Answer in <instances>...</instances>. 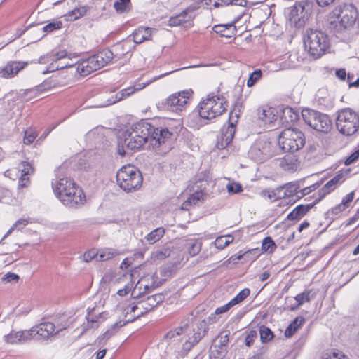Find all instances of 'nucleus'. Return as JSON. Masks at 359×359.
<instances>
[{"label": "nucleus", "instance_id": "46", "mask_svg": "<svg viewBox=\"0 0 359 359\" xmlns=\"http://www.w3.org/2000/svg\"><path fill=\"white\" fill-rule=\"evenodd\" d=\"M276 248V245L271 237H266L262 241V250L264 252H272Z\"/></svg>", "mask_w": 359, "mask_h": 359}, {"label": "nucleus", "instance_id": "39", "mask_svg": "<svg viewBox=\"0 0 359 359\" xmlns=\"http://www.w3.org/2000/svg\"><path fill=\"white\" fill-rule=\"evenodd\" d=\"M259 331L260 335V340L263 344L271 341L274 337V334L273 332L271 330V329L265 325L260 326Z\"/></svg>", "mask_w": 359, "mask_h": 359}, {"label": "nucleus", "instance_id": "13", "mask_svg": "<svg viewBox=\"0 0 359 359\" xmlns=\"http://www.w3.org/2000/svg\"><path fill=\"white\" fill-rule=\"evenodd\" d=\"M273 154L271 142L266 137H260L251 146L248 155L257 162H263L270 158Z\"/></svg>", "mask_w": 359, "mask_h": 359}, {"label": "nucleus", "instance_id": "40", "mask_svg": "<svg viewBox=\"0 0 359 359\" xmlns=\"http://www.w3.org/2000/svg\"><path fill=\"white\" fill-rule=\"evenodd\" d=\"M202 243L198 240H191L187 243V250L191 256H195L201 250Z\"/></svg>", "mask_w": 359, "mask_h": 359}, {"label": "nucleus", "instance_id": "43", "mask_svg": "<svg viewBox=\"0 0 359 359\" xmlns=\"http://www.w3.org/2000/svg\"><path fill=\"white\" fill-rule=\"evenodd\" d=\"M114 7L119 13L127 12L130 8V0H117L114 2Z\"/></svg>", "mask_w": 359, "mask_h": 359}, {"label": "nucleus", "instance_id": "5", "mask_svg": "<svg viewBox=\"0 0 359 359\" xmlns=\"http://www.w3.org/2000/svg\"><path fill=\"white\" fill-rule=\"evenodd\" d=\"M337 130L343 135L350 136L359 130V114L351 108L338 111L336 118Z\"/></svg>", "mask_w": 359, "mask_h": 359}, {"label": "nucleus", "instance_id": "35", "mask_svg": "<svg viewBox=\"0 0 359 359\" xmlns=\"http://www.w3.org/2000/svg\"><path fill=\"white\" fill-rule=\"evenodd\" d=\"M135 91V89L133 88H128L123 89L120 92L117 93L116 95H112L111 98L109 100V104H112L114 103H116L117 102H119L128 96L133 95Z\"/></svg>", "mask_w": 359, "mask_h": 359}, {"label": "nucleus", "instance_id": "36", "mask_svg": "<svg viewBox=\"0 0 359 359\" xmlns=\"http://www.w3.org/2000/svg\"><path fill=\"white\" fill-rule=\"evenodd\" d=\"M313 297V294H312L311 290H306L302 293L297 294L294 297V299L297 302V305L295 306H292L291 309L294 310L295 309L302 306L304 303L309 302Z\"/></svg>", "mask_w": 359, "mask_h": 359}, {"label": "nucleus", "instance_id": "60", "mask_svg": "<svg viewBox=\"0 0 359 359\" xmlns=\"http://www.w3.org/2000/svg\"><path fill=\"white\" fill-rule=\"evenodd\" d=\"M36 137V135L32 130H26L25 133L24 143L26 144L32 143L34 141Z\"/></svg>", "mask_w": 359, "mask_h": 359}, {"label": "nucleus", "instance_id": "64", "mask_svg": "<svg viewBox=\"0 0 359 359\" xmlns=\"http://www.w3.org/2000/svg\"><path fill=\"white\" fill-rule=\"evenodd\" d=\"M233 306L231 304V303L229 302L227 304H226L224 306H222L220 307H218L215 309V314L219 315L222 314L224 313L227 312Z\"/></svg>", "mask_w": 359, "mask_h": 359}, {"label": "nucleus", "instance_id": "3", "mask_svg": "<svg viewBox=\"0 0 359 359\" xmlns=\"http://www.w3.org/2000/svg\"><path fill=\"white\" fill-rule=\"evenodd\" d=\"M116 181L123 191L128 193L133 192L142 187V176L135 167L127 165L117 172Z\"/></svg>", "mask_w": 359, "mask_h": 359}, {"label": "nucleus", "instance_id": "50", "mask_svg": "<svg viewBox=\"0 0 359 359\" xmlns=\"http://www.w3.org/2000/svg\"><path fill=\"white\" fill-rule=\"evenodd\" d=\"M19 169L21 171V175L24 176H27L34 172V168L32 165L26 161H22L19 165Z\"/></svg>", "mask_w": 359, "mask_h": 359}, {"label": "nucleus", "instance_id": "14", "mask_svg": "<svg viewBox=\"0 0 359 359\" xmlns=\"http://www.w3.org/2000/svg\"><path fill=\"white\" fill-rule=\"evenodd\" d=\"M191 93V90H184L172 94L163 102V104L169 111H181L188 104Z\"/></svg>", "mask_w": 359, "mask_h": 359}, {"label": "nucleus", "instance_id": "53", "mask_svg": "<svg viewBox=\"0 0 359 359\" xmlns=\"http://www.w3.org/2000/svg\"><path fill=\"white\" fill-rule=\"evenodd\" d=\"M283 114L285 118H287V116L290 118V120L287 121V122H294L297 121L299 117L298 114L290 107L285 108L283 110Z\"/></svg>", "mask_w": 359, "mask_h": 359}, {"label": "nucleus", "instance_id": "21", "mask_svg": "<svg viewBox=\"0 0 359 359\" xmlns=\"http://www.w3.org/2000/svg\"><path fill=\"white\" fill-rule=\"evenodd\" d=\"M75 184L73 180L67 177L52 183L53 191L62 203L63 195L73 191Z\"/></svg>", "mask_w": 359, "mask_h": 359}, {"label": "nucleus", "instance_id": "23", "mask_svg": "<svg viewBox=\"0 0 359 359\" xmlns=\"http://www.w3.org/2000/svg\"><path fill=\"white\" fill-rule=\"evenodd\" d=\"M236 131V126L233 123H229L226 128L224 127L221 131V135L218 137L217 147L223 149L233 140Z\"/></svg>", "mask_w": 359, "mask_h": 359}, {"label": "nucleus", "instance_id": "56", "mask_svg": "<svg viewBox=\"0 0 359 359\" xmlns=\"http://www.w3.org/2000/svg\"><path fill=\"white\" fill-rule=\"evenodd\" d=\"M97 250L95 249H91L83 254V260L85 262H90L94 259L97 261Z\"/></svg>", "mask_w": 359, "mask_h": 359}, {"label": "nucleus", "instance_id": "32", "mask_svg": "<svg viewBox=\"0 0 359 359\" xmlns=\"http://www.w3.org/2000/svg\"><path fill=\"white\" fill-rule=\"evenodd\" d=\"M164 234L165 229L163 227H158L147 234L143 241H144L146 244L152 245L158 242Z\"/></svg>", "mask_w": 359, "mask_h": 359}, {"label": "nucleus", "instance_id": "55", "mask_svg": "<svg viewBox=\"0 0 359 359\" xmlns=\"http://www.w3.org/2000/svg\"><path fill=\"white\" fill-rule=\"evenodd\" d=\"M19 278H20V277L18 274H15V273H11V272H8L2 276L1 280L4 283H13V282H18Z\"/></svg>", "mask_w": 359, "mask_h": 359}, {"label": "nucleus", "instance_id": "57", "mask_svg": "<svg viewBox=\"0 0 359 359\" xmlns=\"http://www.w3.org/2000/svg\"><path fill=\"white\" fill-rule=\"evenodd\" d=\"M228 192L231 194H238L243 191L241 184L237 182L229 183L226 185Z\"/></svg>", "mask_w": 359, "mask_h": 359}, {"label": "nucleus", "instance_id": "42", "mask_svg": "<svg viewBox=\"0 0 359 359\" xmlns=\"http://www.w3.org/2000/svg\"><path fill=\"white\" fill-rule=\"evenodd\" d=\"M246 0H216L213 6L215 8L219 7V6H226L229 5H236V6H245L246 5Z\"/></svg>", "mask_w": 359, "mask_h": 359}, {"label": "nucleus", "instance_id": "20", "mask_svg": "<svg viewBox=\"0 0 359 359\" xmlns=\"http://www.w3.org/2000/svg\"><path fill=\"white\" fill-rule=\"evenodd\" d=\"M125 319L115 323L113 325V328L121 327L130 322H133L136 318L144 314V311H141L140 304L137 305H129L123 310Z\"/></svg>", "mask_w": 359, "mask_h": 359}, {"label": "nucleus", "instance_id": "26", "mask_svg": "<svg viewBox=\"0 0 359 359\" xmlns=\"http://www.w3.org/2000/svg\"><path fill=\"white\" fill-rule=\"evenodd\" d=\"M4 338L6 343L15 344L31 340V335L29 330L18 332L12 330L9 334L6 335Z\"/></svg>", "mask_w": 359, "mask_h": 359}, {"label": "nucleus", "instance_id": "16", "mask_svg": "<svg viewBox=\"0 0 359 359\" xmlns=\"http://www.w3.org/2000/svg\"><path fill=\"white\" fill-rule=\"evenodd\" d=\"M28 62L22 60H10L0 67V76L4 79H11L15 76L20 71L25 69Z\"/></svg>", "mask_w": 359, "mask_h": 359}, {"label": "nucleus", "instance_id": "15", "mask_svg": "<svg viewBox=\"0 0 359 359\" xmlns=\"http://www.w3.org/2000/svg\"><path fill=\"white\" fill-rule=\"evenodd\" d=\"M67 55V53L65 50H62L59 51H52L46 55L41 56L39 59V63L41 64H48L49 63L48 67L46 70L43 72V74H46L48 72H53L55 70L62 69L64 68H67L71 65L65 64L64 65H56V63L60 60H63Z\"/></svg>", "mask_w": 359, "mask_h": 359}, {"label": "nucleus", "instance_id": "7", "mask_svg": "<svg viewBox=\"0 0 359 359\" xmlns=\"http://www.w3.org/2000/svg\"><path fill=\"white\" fill-rule=\"evenodd\" d=\"M278 143L284 151L294 153L304 146V135L298 129L288 128L280 134Z\"/></svg>", "mask_w": 359, "mask_h": 359}, {"label": "nucleus", "instance_id": "18", "mask_svg": "<svg viewBox=\"0 0 359 359\" xmlns=\"http://www.w3.org/2000/svg\"><path fill=\"white\" fill-rule=\"evenodd\" d=\"M134 48L135 45L133 44L130 36H129L127 39L114 44L110 50L113 53L114 61L116 62L130 53Z\"/></svg>", "mask_w": 359, "mask_h": 359}, {"label": "nucleus", "instance_id": "25", "mask_svg": "<svg viewBox=\"0 0 359 359\" xmlns=\"http://www.w3.org/2000/svg\"><path fill=\"white\" fill-rule=\"evenodd\" d=\"M300 162L297 156L292 154H289L278 159L279 166L285 171L294 172L297 170Z\"/></svg>", "mask_w": 359, "mask_h": 359}, {"label": "nucleus", "instance_id": "9", "mask_svg": "<svg viewBox=\"0 0 359 359\" xmlns=\"http://www.w3.org/2000/svg\"><path fill=\"white\" fill-rule=\"evenodd\" d=\"M335 20L330 21V29L334 32H342L350 28L355 23L357 17V9L352 5L345 6L340 8L339 13H333Z\"/></svg>", "mask_w": 359, "mask_h": 359}, {"label": "nucleus", "instance_id": "28", "mask_svg": "<svg viewBox=\"0 0 359 359\" xmlns=\"http://www.w3.org/2000/svg\"><path fill=\"white\" fill-rule=\"evenodd\" d=\"M151 36V29L149 27H140L136 29L132 35V43L139 44L146 40H149Z\"/></svg>", "mask_w": 359, "mask_h": 359}, {"label": "nucleus", "instance_id": "1", "mask_svg": "<svg viewBox=\"0 0 359 359\" xmlns=\"http://www.w3.org/2000/svg\"><path fill=\"white\" fill-rule=\"evenodd\" d=\"M171 135L168 128H154L149 122L140 121L123 134L122 144L130 150H138L146 144L155 148L160 147Z\"/></svg>", "mask_w": 359, "mask_h": 359}, {"label": "nucleus", "instance_id": "8", "mask_svg": "<svg viewBox=\"0 0 359 359\" xmlns=\"http://www.w3.org/2000/svg\"><path fill=\"white\" fill-rule=\"evenodd\" d=\"M66 329L67 326L62 324L55 325L51 322H44L32 327L29 332L31 339L52 341L63 335Z\"/></svg>", "mask_w": 359, "mask_h": 359}, {"label": "nucleus", "instance_id": "61", "mask_svg": "<svg viewBox=\"0 0 359 359\" xmlns=\"http://www.w3.org/2000/svg\"><path fill=\"white\" fill-rule=\"evenodd\" d=\"M354 196H355L354 191L350 192L349 194H346L344 197H343L341 203H342L343 205H345L346 208L350 207L351 203L354 198Z\"/></svg>", "mask_w": 359, "mask_h": 359}, {"label": "nucleus", "instance_id": "52", "mask_svg": "<svg viewBox=\"0 0 359 359\" xmlns=\"http://www.w3.org/2000/svg\"><path fill=\"white\" fill-rule=\"evenodd\" d=\"M323 359H349L343 352L334 350L324 355Z\"/></svg>", "mask_w": 359, "mask_h": 359}, {"label": "nucleus", "instance_id": "48", "mask_svg": "<svg viewBox=\"0 0 359 359\" xmlns=\"http://www.w3.org/2000/svg\"><path fill=\"white\" fill-rule=\"evenodd\" d=\"M262 77V71L260 69H257L254 71L252 74H250L248 81L247 86L248 87L253 86L257 81H259Z\"/></svg>", "mask_w": 359, "mask_h": 359}, {"label": "nucleus", "instance_id": "11", "mask_svg": "<svg viewBox=\"0 0 359 359\" xmlns=\"http://www.w3.org/2000/svg\"><path fill=\"white\" fill-rule=\"evenodd\" d=\"M114 57L110 49H103L97 54L90 57L87 61L82 63L81 70L84 74L96 71L110 63H114Z\"/></svg>", "mask_w": 359, "mask_h": 359}, {"label": "nucleus", "instance_id": "6", "mask_svg": "<svg viewBox=\"0 0 359 359\" xmlns=\"http://www.w3.org/2000/svg\"><path fill=\"white\" fill-rule=\"evenodd\" d=\"M304 43L309 54L314 58L320 57L330 46L327 36L321 31L313 29L307 31Z\"/></svg>", "mask_w": 359, "mask_h": 359}, {"label": "nucleus", "instance_id": "31", "mask_svg": "<svg viewBox=\"0 0 359 359\" xmlns=\"http://www.w3.org/2000/svg\"><path fill=\"white\" fill-rule=\"evenodd\" d=\"M259 118L264 123L270 124L277 119L275 109L271 107H262L258 109Z\"/></svg>", "mask_w": 359, "mask_h": 359}, {"label": "nucleus", "instance_id": "37", "mask_svg": "<svg viewBox=\"0 0 359 359\" xmlns=\"http://www.w3.org/2000/svg\"><path fill=\"white\" fill-rule=\"evenodd\" d=\"M170 249L169 248H162L151 252V259L155 262L158 260H163L168 257L170 255Z\"/></svg>", "mask_w": 359, "mask_h": 359}, {"label": "nucleus", "instance_id": "30", "mask_svg": "<svg viewBox=\"0 0 359 359\" xmlns=\"http://www.w3.org/2000/svg\"><path fill=\"white\" fill-rule=\"evenodd\" d=\"M316 203L313 201L309 204H302L297 205L291 212L287 215V219L290 221L299 220L304 217L309 210H311Z\"/></svg>", "mask_w": 359, "mask_h": 359}, {"label": "nucleus", "instance_id": "63", "mask_svg": "<svg viewBox=\"0 0 359 359\" xmlns=\"http://www.w3.org/2000/svg\"><path fill=\"white\" fill-rule=\"evenodd\" d=\"M102 250L105 254L106 257H107V260L110 259L118 255V250L113 249V248H105V249H102Z\"/></svg>", "mask_w": 359, "mask_h": 359}, {"label": "nucleus", "instance_id": "19", "mask_svg": "<svg viewBox=\"0 0 359 359\" xmlns=\"http://www.w3.org/2000/svg\"><path fill=\"white\" fill-rule=\"evenodd\" d=\"M108 317L106 312H100L95 308L88 311L86 316L87 323L83 325V331H86L90 328H97Z\"/></svg>", "mask_w": 359, "mask_h": 359}, {"label": "nucleus", "instance_id": "24", "mask_svg": "<svg viewBox=\"0 0 359 359\" xmlns=\"http://www.w3.org/2000/svg\"><path fill=\"white\" fill-rule=\"evenodd\" d=\"M195 15H194V8L188 7L182 11L180 14L170 18L168 24L170 26H180L184 23H190Z\"/></svg>", "mask_w": 359, "mask_h": 359}, {"label": "nucleus", "instance_id": "51", "mask_svg": "<svg viewBox=\"0 0 359 359\" xmlns=\"http://www.w3.org/2000/svg\"><path fill=\"white\" fill-rule=\"evenodd\" d=\"M120 327H117L114 329L113 325H112L110 329L107 330L102 336L98 337L97 341H98L99 344H102L103 343L102 342L103 341H104V342H105L107 340H108L110 337H111L117 332V330Z\"/></svg>", "mask_w": 359, "mask_h": 359}, {"label": "nucleus", "instance_id": "17", "mask_svg": "<svg viewBox=\"0 0 359 359\" xmlns=\"http://www.w3.org/2000/svg\"><path fill=\"white\" fill-rule=\"evenodd\" d=\"M86 201L85 195L82 189L76 186H74V190L65 194L62 197V203L69 208H76L77 205H83Z\"/></svg>", "mask_w": 359, "mask_h": 359}, {"label": "nucleus", "instance_id": "22", "mask_svg": "<svg viewBox=\"0 0 359 359\" xmlns=\"http://www.w3.org/2000/svg\"><path fill=\"white\" fill-rule=\"evenodd\" d=\"M343 175L338 174L332 179L329 180L318 192V196L313 201V203H317L324 198L327 194L334 191L337 186L343 182Z\"/></svg>", "mask_w": 359, "mask_h": 359}, {"label": "nucleus", "instance_id": "29", "mask_svg": "<svg viewBox=\"0 0 359 359\" xmlns=\"http://www.w3.org/2000/svg\"><path fill=\"white\" fill-rule=\"evenodd\" d=\"M235 22L228 24L216 25L212 27V30L219 34L221 36L230 38L233 36L236 32V27L234 26Z\"/></svg>", "mask_w": 359, "mask_h": 359}, {"label": "nucleus", "instance_id": "4", "mask_svg": "<svg viewBox=\"0 0 359 359\" xmlns=\"http://www.w3.org/2000/svg\"><path fill=\"white\" fill-rule=\"evenodd\" d=\"M227 102L224 97L210 94L198 104L199 116L204 119H212L221 116L227 107Z\"/></svg>", "mask_w": 359, "mask_h": 359}, {"label": "nucleus", "instance_id": "10", "mask_svg": "<svg viewBox=\"0 0 359 359\" xmlns=\"http://www.w3.org/2000/svg\"><path fill=\"white\" fill-rule=\"evenodd\" d=\"M302 116L308 126L318 132L327 133L332 128V121L325 114L311 109H304L302 111Z\"/></svg>", "mask_w": 359, "mask_h": 359}, {"label": "nucleus", "instance_id": "59", "mask_svg": "<svg viewBox=\"0 0 359 359\" xmlns=\"http://www.w3.org/2000/svg\"><path fill=\"white\" fill-rule=\"evenodd\" d=\"M347 208L345 205H343L342 203H339L334 207H333L330 212L335 216L336 217L340 216V215Z\"/></svg>", "mask_w": 359, "mask_h": 359}, {"label": "nucleus", "instance_id": "27", "mask_svg": "<svg viewBox=\"0 0 359 359\" xmlns=\"http://www.w3.org/2000/svg\"><path fill=\"white\" fill-rule=\"evenodd\" d=\"M163 299L164 296L161 293L148 297L146 299L139 302L141 311H143L144 313H145L152 310L154 307L161 303L163 301Z\"/></svg>", "mask_w": 359, "mask_h": 359}, {"label": "nucleus", "instance_id": "2", "mask_svg": "<svg viewBox=\"0 0 359 359\" xmlns=\"http://www.w3.org/2000/svg\"><path fill=\"white\" fill-rule=\"evenodd\" d=\"M187 328L188 325L186 324L170 331L166 334L165 340L168 344V352L174 350L182 356L186 355L205 335L208 325L205 320H201L197 323L196 329L194 328L193 335L182 343V337L181 335L187 332Z\"/></svg>", "mask_w": 359, "mask_h": 359}, {"label": "nucleus", "instance_id": "34", "mask_svg": "<svg viewBox=\"0 0 359 359\" xmlns=\"http://www.w3.org/2000/svg\"><path fill=\"white\" fill-rule=\"evenodd\" d=\"M305 319L302 316H297L286 328L285 336L291 337L298 329L304 323Z\"/></svg>", "mask_w": 359, "mask_h": 359}, {"label": "nucleus", "instance_id": "58", "mask_svg": "<svg viewBox=\"0 0 359 359\" xmlns=\"http://www.w3.org/2000/svg\"><path fill=\"white\" fill-rule=\"evenodd\" d=\"M257 333L255 330H250L246 335L245 337V344L247 346L250 347L251 346L254 341H255V339L257 338Z\"/></svg>", "mask_w": 359, "mask_h": 359}, {"label": "nucleus", "instance_id": "54", "mask_svg": "<svg viewBox=\"0 0 359 359\" xmlns=\"http://www.w3.org/2000/svg\"><path fill=\"white\" fill-rule=\"evenodd\" d=\"M149 286L147 284H144V280H142L138 282L137 285L135 286L134 290L132 292V295L134 296V297H136L137 295H136V290H139V294H142L144 293H146L149 289Z\"/></svg>", "mask_w": 359, "mask_h": 359}, {"label": "nucleus", "instance_id": "47", "mask_svg": "<svg viewBox=\"0 0 359 359\" xmlns=\"http://www.w3.org/2000/svg\"><path fill=\"white\" fill-rule=\"evenodd\" d=\"M280 191L281 189L264 190L262 191L261 195L263 197L268 198L271 201H276L278 198H280V196L278 195V193Z\"/></svg>", "mask_w": 359, "mask_h": 359}, {"label": "nucleus", "instance_id": "62", "mask_svg": "<svg viewBox=\"0 0 359 359\" xmlns=\"http://www.w3.org/2000/svg\"><path fill=\"white\" fill-rule=\"evenodd\" d=\"M359 158V149L355 152L352 153L345 161L346 165H351Z\"/></svg>", "mask_w": 359, "mask_h": 359}, {"label": "nucleus", "instance_id": "33", "mask_svg": "<svg viewBox=\"0 0 359 359\" xmlns=\"http://www.w3.org/2000/svg\"><path fill=\"white\" fill-rule=\"evenodd\" d=\"M204 199V194L202 191H196L191 194L183 203L182 208L188 210L189 207L192 205H198Z\"/></svg>", "mask_w": 359, "mask_h": 359}, {"label": "nucleus", "instance_id": "38", "mask_svg": "<svg viewBox=\"0 0 359 359\" xmlns=\"http://www.w3.org/2000/svg\"><path fill=\"white\" fill-rule=\"evenodd\" d=\"M233 241V237L231 235L222 236L217 237L214 241L215 246L220 250L225 248Z\"/></svg>", "mask_w": 359, "mask_h": 359}, {"label": "nucleus", "instance_id": "45", "mask_svg": "<svg viewBox=\"0 0 359 359\" xmlns=\"http://www.w3.org/2000/svg\"><path fill=\"white\" fill-rule=\"evenodd\" d=\"M87 11L86 7L82 6L79 8H76L72 11L69 12L67 16L70 20H76L81 17L83 16Z\"/></svg>", "mask_w": 359, "mask_h": 359}, {"label": "nucleus", "instance_id": "12", "mask_svg": "<svg viewBox=\"0 0 359 359\" xmlns=\"http://www.w3.org/2000/svg\"><path fill=\"white\" fill-rule=\"evenodd\" d=\"M313 4L309 1H301L290 8L288 18L296 27H303L308 20L311 13Z\"/></svg>", "mask_w": 359, "mask_h": 359}, {"label": "nucleus", "instance_id": "44", "mask_svg": "<svg viewBox=\"0 0 359 359\" xmlns=\"http://www.w3.org/2000/svg\"><path fill=\"white\" fill-rule=\"evenodd\" d=\"M250 294V290L248 288L242 290L235 297H233L229 302L233 306L246 299Z\"/></svg>", "mask_w": 359, "mask_h": 359}, {"label": "nucleus", "instance_id": "41", "mask_svg": "<svg viewBox=\"0 0 359 359\" xmlns=\"http://www.w3.org/2000/svg\"><path fill=\"white\" fill-rule=\"evenodd\" d=\"M122 280L125 282V285H123V288H120L117 291V294L121 297L126 296L129 292L131 291L133 288V283L131 280L130 276H126L121 278Z\"/></svg>", "mask_w": 359, "mask_h": 359}, {"label": "nucleus", "instance_id": "49", "mask_svg": "<svg viewBox=\"0 0 359 359\" xmlns=\"http://www.w3.org/2000/svg\"><path fill=\"white\" fill-rule=\"evenodd\" d=\"M62 23L61 21L55 20L49 22L48 25L43 27V30L45 32H52L55 30L60 29L62 27Z\"/></svg>", "mask_w": 359, "mask_h": 359}]
</instances>
